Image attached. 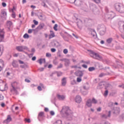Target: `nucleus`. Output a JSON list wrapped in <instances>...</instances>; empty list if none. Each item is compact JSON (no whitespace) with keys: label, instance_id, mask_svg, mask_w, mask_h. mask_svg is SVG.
Listing matches in <instances>:
<instances>
[{"label":"nucleus","instance_id":"obj_1","mask_svg":"<svg viewBox=\"0 0 124 124\" xmlns=\"http://www.w3.org/2000/svg\"><path fill=\"white\" fill-rule=\"evenodd\" d=\"M114 7H115V9L119 12L121 13H124V6L123 5H122L120 3H116L114 5Z\"/></svg>","mask_w":124,"mask_h":124},{"label":"nucleus","instance_id":"obj_2","mask_svg":"<svg viewBox=\"0 0 124 124\" xmlns=\"http://www.w3.org/2000/svg\"><path fill=\"white\" fill-rule=\"evenodd\" d=\"M17 90V83L14 82L12 83V88H11V92L13 93H16Z\"/></svg>","mask_w":124,"mask_h":124},{"label":"nucleus","instance_id":"obj_3","mask_svg":"<svg viewBox=\"0 0 124 124\" xmlns=\"http://www.w3.org/2000/svg\"><path fill=\"white\" fill-rule=\"evenodd\" d=\"M61 112L64 113L66 115H69L72 113L71 110H70V109H69V108L67 106L63 107Z\"/></svg>","mask_w":124,"mask_h":124},{"label":"nucleus","instance_id":"obj_4","mask_svg":"<svg viewBox=\"0 0 124 124\" xmlns=\"http://www.w3.org/2000/svg\"><path fill=\"white\" fill-rule=\"evenodd\" d=\"M91 56H92L93 59L96 60H101L102 59V57L99 56L98 54L93 52V51H91Z\"/></svg>","mask_w":124,"mask_h":124},{"label":"nucleus","instance_id":"obj_5","mask_svg":"<svg viewBox=\"0 0 124 124\" xmlns=\"http://www.w3.org/2000/svg\"><path fill=\"white\" fill-rule=\"evenodd\" d=\"M13 27V23L11 21H8L6 23V29L7 31H12V28Z\"/></svg>","mask_w":124,"mask_h":124},{"label":"nucleus","instance_id":"obj_6","mask_svg":"<svg viewBox=\"0 0 124 124\" xmlns=\"http://www.w3.org/2000/svg\"><path fill=\"white\" fill-rule=\"evenodd\" d=\"M0 37L1 41H2L4 38V31L3 29H0Z\"/></svg>","mask_w":124,"mask_h":124},{"label":"nucleus","instance_id":"obj_7","mask_svg":"<svg viewBox=\"0 0 124 124\" xmlns=\"http://www.w3.org/2000/svg\"><path fill=\"white\" fill-rule=\"evenodd\" d=\"M43 117H44V112H40L38 115V119H39V121H41Z\"/></svg>","mask_w":124,"mask_h":124},{"label":"nucleus","instance_id":"obj_8","mask_svg":"<svg viewBox=\"0 0 124 124\" xmlns=\"http://www.w3.org/2000/svg\"><path fill=\"white\" fill-rule=\"evenodd\" d=\"M75 102L78 103L81 102V97L80 96H77L75 98Z\"/></svg>","mask_w":124,"mask_h":124},{"label":"nucleus","instance_id":"obj_9","mask_svg":"<svg viewBox=\"0 0 124 124\" xmlns=\"http://www.w3.org/2000/svg\"><path fill=\"white\" fill-rule=\"evenodd\" d=\"M16 50H17V51L18 52H22L24 50H25V48L23 46H16Z\"/></svg>","mask_w":124,"mask_h":124},{"label":"nucleus","instance_id":"obj_10","mask_svg":"<svg viewBox=\"0 0 124 124\" xmlns=\"http://www.w3.org/2000/svg\"><path fill=\"white\" fill-rule=\"evenodd\" d=\"M11 121H12V118L10 115H7V118L4 121V124H8Z\"/></svg>","mask_w":124,"mask_h":124},{"label":"nucleus","instance_id":"obj_11","mask_svg":"<svg viewBox=\"0 0 124 124\" xmlns=\"http://www.w3.org/2000/svg\"><path fill=\"white\" fill-rule=\"evenodd\" d=\"M106 33V27L105 26H103V29H102V31L100 32V35L103 36Z\"/></svg>","mask_w":124,"mask_h":124},{"label":"nucleus","instance_id":"obj_12","mask_svg":"<svg viewBox=\"0 0 124 124\" xmlns=\"http://www.w3.org/2000/svg\"><path fill=\"white\" fill-rule=\"evenodd\" d=\"M90 33L91 34V35H92L93 37H94L95 36L96 33H95V31H94V30H93V29H91L90 30Z\"/></svg>","mask_w":124,"mask_h":124},{"label":"nucleus","instance_id":"obj_13","mask_svg":"<svg viewBox=\"0 0 124 124\" xmlns=\"http://www.w3.org/2000/svg\"><path fill=\"white\" fill-rule=\"evenodd\" d=\"M6 16V12L4 10L1 11V13L0 14V17L2 18H4Z\"/></svg>","mask_w":124,"mask_h":124},{"label":"nucleus","instance_id":"obj_14","mask_svg":"<svg viewBox=\"0 0 124 124\" xmlns=\"http://www.w3.org/2000/svg\"><path fill=\"white\" fill-rule=\"evenodd\" d=\"M92 103H93L91 102V99L87 100V101H86V106L90 107V108L91 107Z\"/></svg>","mask_w":124,"mask_h":124},{"label":"nucleus","instance_id":"obj_15","mask_svg":"<svg viewBox=\"0 0 124 124\" xmlns=\"http://www.w3.org/2000/svg\"><path fill=\"white\" fill-rule=\"evenodd\" d=\"M7 89V87L6 86V84L4 85V86H0V90L1 91H4Z\"/></svg>","mask_w":124,"mask_h":124},{"label":"nucleus","instance_id":"obj_16","mask_svg":"<svg viewBox=\"0 0 124 124\" xmlns=\"http://www.w3.org/2000/svg\"><path fill=\"white\" fill-rule=\"evenodd\" d=\"M62 86H64L66 84V78H62Z\"/></svg>","mask_w":124,"mask_h":124},{"label":"nucleus","instance_id":"obj_17","mask_svg":"<svg viewBox=\"0 0 124 124\" xmlns=\"http://www.w3.org/2000/svg\"><path fill=\"white\" fill-rule=\"evenodd\" d=\"M50 33H51L50 34V35H49V39H50L55 37L54 32L52 31H50Z\"/></svg>","mask_w":124,"mask_h":124},{"label":"nucleus","instance_id":"obj_18","mask_svg":"<svg viewBox=\"0 0 124 124\" xmlns=\"http://www.w3.org/2000/svg\"><path fill=\"white\" fill-rule=\"evenodd\" d=\"M13 66L15 68H16L18 66V65L17 64V62L16 61H14L13 62Z\"/></svg>","mask_w":124,"mask_h":124},{"label":"nucleus","instance_id":"obj_19","mask_svg":"<svg viewBox=\"0 0 124 124\" xmlns=\"http://www.w3.org/2000/svg\"><path fill=\"white\" fill-rule=\"evenodd\" d=\"M57 97L60 100H63L65 98V96L64 95H60L59 94L57 95Z\"/></svg>","mask_w":124,"mask_h":124},{"label":"nucleus","instance_id":"obj_20","mask_svg":"<svg viewBox=\"0 0 124 124\" xmlns=\"http://www.w3.org/2000/svg\"><path fill=\"white\" fill-rule=\"evenodd\" d=\"M43 63H45V59L39 60V63H40V64H42Z\"/></svg>","mask_w":124,"mask_h":124},{"label":"nucleus","instance_id":"obj_21","mask_svg":"<svg viewBox=\"0 0 124 124\" xmlns=\"http://www.w3.org/2000/svg\"><path fill=\"white\" fill-rule=\"evenodd\" d=\"M3 51V46H0V56L2 55V52Z\"/></svg>","mask_w":124,"mask_h":124},{"label":"nucleus","instance_id":"obj_22","mask_svg":"<svg viewBox=\"0 0 124 124\" xmlns=\"http://www.w3.org/2000/svg\"><path fill=\"white\" fill-rule=\"evenodd\" d=\"M112 41H113V39H112L111 38H108L107 40V43L111 44V42H112Z\"/></svg>","mask_w":124,"mask_h":124},{"label":"nucleus","instance_id":"obj_23","mask_svg":"<svg viewBox=\"0 0 124 124\" xmlns=\"http://www.w3.org/2000/svg\"><path fill=\"white\" fill-rule=\"evenodd\" d=\"M97 102V101L94 98H93L92 100H91V103H93V104H96Z\"/></svg>","mask_w":124,"mask_h":124},{"label":"nucleus","instance_id":"obj_24","mask_svg":"<svg viewBox=\"0 0 124 124\" xmlns=\"http://www.w3.org/2000/svg\"><path fill=\"white\" fill-rule=\"evenodd\" d=\"M44 26H45V25L43 23H42V24H40V25H39V28L40 29H42L43 28H44Z\"/></svg>","mask_w":124,"mask_h":124},{"label":"nucleus","instance_id":"obj_25","mask_svg":"<svg viewBox=\"0 0 124 124\" xmlns=\"http://www.w3.org/2000/svg\"><path fill=\"white\" fill-rule=\"evenodd\" d=\"M94 2V3L96 4H99L101 3V0H92Z\"/></svg>","mask_w":124,"mask_h":124},{"label":"nucleus","instance_id":"obj_26","mask_svg":"<svg viewBox=\"0 0 124 124\" xmlns=\"http://www.w3.org/2000/svg\"><path fill=\"white\" fill-rule=\"evenodd\" d=\"M93 70H94V67H91L90 68H88V71L92 72L93 71Z\"/></svg>","mask_w":124,"mask_h":124},{"label":"nucleus","instance_id":"obj_27","mask_svg":"<svg viewBox=\"0 0 124 124\" xmlns=\"http://www.w3.org/2000/svg\"><path fill=\"white\" fill-rule=\"evenodd\" d=\"M54 124H62V121L61 120H57Z\"/></svg>","mask_w":124,"mask_h":124},{"label":"nucleus","instance_id":"obj_28","mask_svg":"<svg viewBox=\"0 0 124 124\" xmlns=\"http://www.w3.org/2000/svg\"><path fill=\"white\" fill-rule=\"evenodd\" d=\"M76 82H78V83L81 82V78H76Z\"/></svg>","mask_w":124,"mask_h":124},{"label":"nucleus","instance_id":"obj_29","mask_svg":"<svg viewBox=\"0 0 124 124\" xmlns=\"http://www.w3.org/2000/svg\"><path fill=\"white\" fill-rule=\"evenodd\" d=\"M67 53H68V51L67 50V49H64V50H63V53L65 54H67Z\"/></svg>","mask_w":124,"mask_h":124},{"label":"nucleus","instance_id":"obj_30","mask_svg":"<svg viewBox=\"0 0 124 124\" xmlns=\"http://www.w3.org/2000/svg\"><path fill=\"white\" fill-rule=\"evenodd\" d=\"M57 27H58L57 24H55V25H54V27H53L54 30L55 31H57Z\"/></svg>","mask_w":124,"mask_h":124},{"label":"nucleus","instance_id":"obj_31","mask_svg":"<svg viewBox=\"0 0 124 124\" xmlns=\"http://www.w3.org/2000/svg\"><path fill=\"white\" fill-rule=\"evenodd\" d=\"M51 55L50 53H46V57L50 58L51 57Z\"/></svg>","mask_w":124,"mask_h":124},{"label":"nucleus","instance_id":"obj_32","mask_svg":"<svg viewBox=\"0 0 124 124\" xmlns=\"http://www.w3.org/2000/svg\"><path fill=\"white\" fill-rule=\"evenodd\" d=\"M3 62H2V60H0V65L2 64ZM1 70H2L1 66H0V71H1Z\"/></svg>","mask_w":124,"mask_h":124},{"label":"nucleus","instance_id":"obj_33","mask_svg":"<svg viewBox=\"0 0 124 124\" xmlns=\"http://www.w3.org/2000/svg\"><path fill=\"white\" fill-rule=\"evenodd\" d=\"M24 38H29V35L27 33L25 34V35H24Z\"/></svg>","mask_w":124,"mask_h":124},{"label":"nucleus","instance_id":"obj_34","mask_svg":"<svg viewBox=\"0 0 124 124\" xmlns=\"http://www.w3.org/2000/svg\"><path fill=\"white\" fill-rule=\"evenodd\" d=\"M33 22L35 24V25H38V22L35 20H33Z\"/></svg>","mask_w":124,"mask_h":124},{"label":"nucleus","instance_id":"obj_35","mask_svg":"<svg viewBox=\"0 0 124 124\" xmlns=\"http://www.w3.org/2000/svg\"><path fill=\"white\" fill-rule=\"evenodd\" d=\"M12 13L13 14H12V17H13L14 18H16V13L15 12Z\"/></svg>","mask_w":124,"mask_h":124},{"label":"nucleus","instance_id":"obj_36","mask_svg":"<svg viewBox=\"0 0 124 124\" xmlns=\"http://www.w3.org/2000/svg\"><path fill=\"white\" fill-rule=\"evenodd\" d=\"M51 52L52 53H54L55 52H56V49L55 48H51Z\"/></svg>","mask_w":124,"mask_h":124},{"label":"nucleus","instance_id":"obj_37","mask_svg":"<svg viewBox=\"0 0 124 124\" xmlns=\"http://www.w3.org/2000/svg\"><path fill=\"white\" fill-rule=\"evenodd\" d=\"M38 17H39V19L41 20H43V15L42 14L39 15Z\"/></svg>","mask_w":124,"mask_h":124},{"label":"nucleus","instance_id":"obj_38","mask_svg":"<svg viewBox=\"0 0 124 124\" xmlns=\"http://www.w3.org/2000/svg\"><path fill=\"white\" fill-rule=\"evenodd\" d=\"M68 2H70V3H74L75 0H68Z\"/></svg>","mask_w":124,"mask_h":124},{"label":"nucleus","instance_id":"obj_39","mask_svg":"<svg viewBox=\"0 0 124 124\" xmlns=\"http://www.w3.org/2000/svg\"><path fill=\"white\" fill-rule=\"evenodd\" d=\"M25 121L28 122V123H31V120H30V119H25Z\"/></svg>","mask_w":124,"mask_h":124},{"label":"nucleus","instance_id":"obj_40","mask_svg":"<svg viewBox=\"0 0 124 124\" xmlns=\"http://www.w3.org/2000/svg\"><path fill=\"white\" fill-rule=\"evenodd\" d=\"M16 11V7H14L13 8V9H12V10H11L12 13H15L14 11Z\"/></svg>","mask_w":124,"mask_h":124},{"label":"nucleus","instance_id":"obj_41","mask_svg":"<svg viewBox=\"0 0 124 124\" xmlns=\"http://www.w3.org/2000/svg\"><path fill=\"white\" fill-rule=\"evenodd\" d=\"M108 90H106L105 92V93L104 94V95H105V96H107V95H108Z\"/></svg>","mask_w":124,"mask_h":124},{"label":"nucleus","instance_id":"obj_42","mask_svg":"<svg viewBox=\"0 0 124 124\" xmlns=\"http://www.w3.org/2000/svg\"><path fill=\"white\" fill-rule=\"evenodd\" d=\"M39 71L40 72H42V71H44V68H39Z\"/></svg>","mask_w":124,"mask_h":124},{"label":"nucleus","instance_id":"obj_43","mask_svg":"<svg viewBox=\"0 0 124 124\" xmlns=\"http://www.w3.org/2000/svg\"><path fill=\"white\" fill-rule=\"evenodd\" d=\"M32 32V30L30 29L28 31V33H31Z\"/></svg>","mask_w":124,"mask_h":124},{"label":"nucleus","instance_id":"obj_44","mask_svg":"<svg viewBox=\"0 0 124 124\" xmlns=\"http://www.w3.org/2000/svg\"><path fill=\"white\" fill-rule=\"evenodd\" d=\"M86 21H87V23H90V21H92V19H85Z\"/></svg>","mask_w":124,"mask_h":124},{"label":"nucleus","instance_id":"obj_45","mask_svg":"<svg viewBox=\"0 0 124 124\" xmlns=\"http://www.w3.org/2000/svg\"><path fill=\"white\" fill-rule=\"evenodd\" d=\"M50 114L51 115V116L54 115V111H50Z\"/></svg>","mask_w":124,"mask_h":124},{"label":"nucleus","instance_id":"obj_46","mask_svg":"<svg viewBox=\"0 0 124 124\" xmlns=\"http://www.w3.org/2000/svg\"><path fill=\"white\" fill-rule=\"evenodd\" d=\"M18 62H19V64H24V62H23V61H20V60H19V61H18Z\"/></svg>","mask_w":124,"mask_h":124},{"label":"nucleus","instance_id":"obj_47","mask_svg":"<svg viewBox=\"0 0 124 124\" xmlns=\"http://www.w3.org/2000/svg\"><path fill=\"white\" fill-rule=\"evenodd\" d=\"M1 4L3 7H5L6 6V4L4 2H2Z\"/></svg>","mask_w":124,"mask_h":124},{"label":"nucleus","instance_id":"obj_48","mask_svg":"<svg viewBox=\"0 0 124 124\" xmlns=\"http://www.w3.org/2000/svg\"><path fill=\"white\" fill-rule=\"evenodd\" d=\"M42 87H41V86H38V88H37V89H38V90H39V91H42Z\"/></svg>","mask_w":124,"mask_h":124},{"label":"nucleus","instance_id":"obj_49","mask_svg":"<svg viewBox=\"0 0 124 124\" xmlns=\"http://www.w3.org/2000/svg\"><path fill=\"white\" fill-rule=\"evenodd\" d=\"M18 56V53H15L14 54V57H17Z\"/></svg>","mask_w":124,"mask_h":124},{"label":"nucleus","instance_id":"obj_50","mask_svg":"<svg viewBox=\"0 0 124 124\" xmlns=\"http://www.w3.org/2000/svg\"><path fill=\"white\" fill-rule=\"evenodd\" d=\"M82 67H83L84 68H85V69L87 68V66L86 65H85V64L82 65Z\"/></svg>","mask_w":124,"mask_h":124},{"label":"nucleus","instance_id":"obj_51","mask_svg":"<svg viewBox=\"0 0 124 124\" xmlns=\"http://www.w3.org/2000/svg\"><path fill=\"white\" fill-rule=\"evenodd\" d=\"M44 110L45 111V112H48L49 111V109L47 108H45V109Z\"/></svg>","mask_w":124,"mask_h":124},{"label":"nucleus","instance_id":"obj_52","mask_svg":"<svg viewBox=\"0 0 124 124\" xmlns=\"http://www.w3.org/2000/svg\"><path fill=\"white\" fill-rule=\"evenodd\" d=\"M36 60V57H34L33 58H31V61H35Z\"/></svg>","mask_w":124,"mask_h":124},{"label":"nucleus","instance_id":"obj_53","mask_svg":"<svg viewBox=\"0 0 124 124\" xmlns=\"http://www.w3.org/2000/svg\"><path fill=\"white\" fill-rule=\"evenodd\" d=\"M121 37H122V38L124 39V32H123V33H122V34H121Z\"/></svg>","mask_w":124,"mask_h":124},{"label":"nucleus","instance_id":"obj_54","mask_svg":"<svg viewBox=\"0 0 124 124\" xmlns=\"http://www.w3.org/2000/svg\"><path fill=\"white\" fill-rule=\"evenodd\" d=\"M96 110L98 112L101 111V108H98L96 109Z\"/></svg>","mask_w":124,"mask_h":124},{"label":"nucleus","instance_id":"obj_55","mask_svg":"<svg viewBox=\"0 0 124 124\" xmlns=\"http://www.w3.org/2000/svg\"><path fill=\"white\" fill-rule=\"evenodd\" d=\"M31 8L35 9V8H36V6H34V5H31Z\"/></svg>","mask_w":124,"mask_h":124},{"label":"nucleus","instance_id":"obj_56","mask_svg":"<svg viewBox=\"0 0 124 124\" xmlns=\"http://www.w3.org/2000/svg\"><path fill=\"white\" fill-rule=\"evenodd\" d=\"M25 81L26 82H28V83H30V80H29V79H25Z\"/></svg>","mask_w":124,"mask_h":124},{"label":"nucleus","instance_id":"obj_57","mask_svg":"<svg viewBox=\"0 0 124 124\" xmlns=\"http://www.w3.org/2000/svg\"><path fill=\"white\" fill-rule=\"evenodd\" d=\"M119 87L124 89V85H120L119 86Z\"/></svg>","mask_w":124,"mask_h":124},{"label":"nucleus","instance_id":"obj_58","mask_svg":"<svg viewBox=\"0 0 124 124\" xmlns=\"http://www.w3.org/2000/svg\"><path fill=\"white\" fill-rule=\"evenodd\" d=\"M40 87L44 88V86H43V84L42 83H40Z\"/></svg>","mask_w":124,"mask_h":124},{"label":"nucleus","instance_id":"obj_59","mask_svg":"<svg viewBox=\"0 0 124 124\" xmlns=\"http://www.w3.org/2000/svg\"><path fill=\"white\" fill-rule=\"evenodd\" d=\"M1 107H2V108L4 107V106H5L4 103H1Z\"/></svg>","mask_w":124,"mask_h":124},{"label":"nucleus","instance_id":"obj_60","mask_svg":"<svg viewBox=\"0 0 124 124\" xmlns=\"http://www.w3.org/2000/svg\"><path fill=\"white\" fill-rule=\"evenodd\" d=\"M104 76V74H100V76H99V77H103Z\"/></svg>","mask_w":124,"mask_h":124},{"label":"nucleus","instance_id":"obj_61","mask_svg":"<svg viewBox=\"0 0 124 124\" xmlns=\"http://www.w3.org/2000/svg\"><path fill=\"white\" fill-rule=\"evenodd\" d=\"M52 67V65L51 64H49L48 66V68H51Z\"/></svg>","mask_w":124,"mask_h":124},{"label":"nucleus","instance_id":"obj_62","mask_svg":"<svg viewBox=\"0 0 124 124\" xmlns=\"http://www.w3.org/2000/svg\"><path fill=\"white\" fill-rule=\"evenodd\" d=\"M35 25H31V28L34 29V28H35Z\"/></svg>","mask_w":124,"mask_h":124},{"label":"nucleus","instance_id":"obj_63","mask_svg":"<svg viewBox=\"0 0 124 124\" xmlns=\"http://www.w3.org/2000/svg\"><path fill=\"white\" fill-rule=\"evenodd\" d=\"M45 38H48V35L47 34L45 33Z\"/></svg>","mask_w":124,"mask_h":124},{"label":"nucleus","instance_id":"obj_64","mask_svg":"<svg viewBox=\"0 0 124 124\" xmlns=\"http://www.w3.org/2000/svg\"><path fill=\"white\" fill-rule=\"evenodd\" d=\"M105 44V42L104 41H101V44Z\"/></svg>","mask_w":124,"mask_h":124}]
</instances>
